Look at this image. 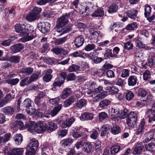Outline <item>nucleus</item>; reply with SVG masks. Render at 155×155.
Here are the masks:
<instances>
[{
  "label": "nucleus",
  "instance_id": "obj_1",
  "mask_svg": "<svg viewBox=\"0 0 155 155\" xmlns=\"http://www.w3.org/2000/svg\"><path fill=\"white\" fill-rule=\"evenodd\" d=\"M70 16V13L66 14L58 19L56 31L59 34V35L65 34L72 29L71 27L70 26H68L63 28L62 27L67 24L68 22V18Z\"/></svg>",
  "mask_w": 155,
  "mask_h": 155
},
{
  "label": "nucleus",
  "instance_id": "obj_2",
  "mask_svg": "<svg viewBox=\"0 0 155 155\" xmlns=\"http://www.w3.org/2000/svg\"><path fill=\"white\" fill-rule=\"evenodd\" d=\"M26 127L30 132L33 133L36 132L39 134L44 132L47 128L46 125L41 122L35 124L33 122L28 121L26 124Z\"/></svg>",
  "mask_w": 155,
  "mask_h": 155
},
{
  "label": "nucleus",
  "instance_id": "obj_3",
  "mask_svg": "<svg viewBox=\"0 0 155 155\" xmlns=\"http://www.w3.org/2000/svg\"><path fill=\"white\" fill-rule=\"evenodd\" d=\"M15 31L19 33L20 35L23 37L19 39L20 42H25L31 40V37L28 38L26 37L27 33L26 29V25L24 24L20 23L16 24L15 26Z\"/></svg>",
  "mask_w": 155,
  "mask_h": 155
},
{
  "label": "nucleus",
  "instance_id": "obj_4",
  "mask_svg": "<svg viewBox=\"0 0 155 155\" xmlns=\"http://www.w3.org/2000/svg\"><path fill=\"white\" fill-rule=\"evenodd\" d=\"M41 8L35 7L28 15L26 16V19L30 22L34 21L39 16V14L41 12Z\"/></svg>",
  "mask_w": 155,
  "mask_h": 155
},
{
  "label": "nucleus",
  "instance_id": "obj_5",
  "mask_svg": "<svg viewBox=\"0 0 155 155\" xmlns=\"http://www.w3.org/2000/svg\"><path fill=\"white\" fill-rule=\"evenodd\" d=\"M33 101L29 98H27L23 101L21 107L25 108L28 114H31L35 111V108L33 106Z\"/></svg>",
  "mask_w": 155,
  "mask_h": 155
},
{
  "label": "nucleus",
  "instance_id": "obj_6",
  "mask_svg": "<svg viewBox=\"0 0 155 155\" xmlns=\"http://www.w3.org/2000/svg\"><path fill=\"white\" fill-rule=\"evenodd\" d=\"M137 115L134 111L130 112L128 117L126 119V122L128 126L132 128L134 127L137 120Z\"/></svg>",
  "mask_w": 155,
  "mask_h": 155
},
{
  "label": "nucleus",
  "instance_id": "obj_7",
  "mask_svg": "<svg viewBox=\"0 0 155 155\" xmlns=\"http://www.w3.org/2000/svg\"><path fill=\"white\" fill-rule=\"evenodd\" d=\"M85 131L87 132L88 130L82 127H76L73 130V136L74 138L77 139L82 136Z\"/></svg>",
  "mask_w": 155,
  "mask_h": 155
},
{
  "label": "nucleus",
  "instance_id": "obj_8",
  "mask_svg": "<svg viewBox=\"0 0 155 155\" xmlns=\"http://www.w3.org/2000/svg\"><path fill=\"white\" fill-rule=\"evenodd\" d=\"M97 28L96 27H91L89 29V32L91 35L90 36L91 39L97 40L101 38L102 36L100 31H94Z\"/></svg>",
  "mask_w": 155,
  "mask_h": 155
},
{
  "label": "nucleus",
  "instance_id": "obj_9",
  "mask_svg": "<svg viewBox=\"0 0 155 155\" xmlns=\"http://www.w3.org/2000/svg\"><path fill=\"white\" fill-rule=\"evenodd\" d=\"M38 28L42 33L45 34L50 29V24L48 22H41L38 24Z\"/></svg>",
  "mask_w": 155,
  "mask_h": 155
},
{
  "label": "nucleus",
  "instance_id": "obj_10",
  "mask_svg": "<svg viewBox=\"0 0 155 155\" xmlns=\"http://www.w3.org/2000/svg\"><path fill=\"white\" fill-rule=\"evenodd\" d=\"M145 135L146 137L142 141L144 143H148L155 139V132L154 131L148 132L145 134Z\"/></svg>",
  "mask_w": 155,
  "mask_h": 155
},
{
  "label": "nucleus",
  "instance_id": "obj_11",
  "mask_svg": "<svg viewBox=\"0 0 155 155\" xmlns=\"http://www.w3.org/2000/svg\"><path fill=\"white\" fill-rule=\"evenodd\" d=\"M145 125V121L144 119H142L140 124L137 128L135 134L137 135L141 136L144 133V127Z\"/></svg>",
  "mask_w": 155,
  "mask_h": 155
},
{
  "label": "nucleus",
  "instance_id": "obj_12",
  "mask_svg": "<svg viewBox=\"0 0 155 155\" xmlns=\"http://www.w3.org/2000/svg\"><path fill=\"white\" fill-rule=\"evenodd\" d=\"M15 11L13 8H11L10 9L8 8H6L5 9V12L3 13V16L5 18L10 17L13 18L15 15Z\"/></svg>",
  "mask_w": 155,
  "mask_h": 155
},
{
  "label": "nucleus",
  "instance_id": "obj_13",
  "mask_svg": "<svg viewBox=\"0 0 155 155\" xmlns=\"http://www.w3.org/2000/svg\"><path fill=\"white\" fill-rule=\"evenodd\" d=\"M118 114V111L117 109L113 108H111L110 113L111 120L114 121H118L119 118Z\"/></svg>",
  "mask_w": 155,
  "mask_h": 155
},
{
  "label": "nucleus",
  "instance_id": "obj_14",
  "mask_svg": "<svg viewBox=\"0 0 155 155\" xmlns=\"http://www.w3.org/2000/svg\"><path fill=\"white\" fill-rule=\"evenodd\" d=\"M39 146V143L37 140L33 138L29 140L27 147L36 150Z\"/></svg>",
  "mask_w": 155,
  "mask_h": 155
},
{
  "label": "nucleus",
  "instance_id": "obj_15",
  "mask_svg": "<svg viewBox=\"0 0 155 155\" xmlns=\"http://www.w3.org/2000/svg\"><path fill=\"white\" fill-rule=\"evenodd\" d=\"M138 11L134 9L129 10L126 12V15L130 18L134 20L137 17Z\"/></svg>",
  "mask_w": 155,
  "mask_h": 155
},
{
  "label": "nucleus",
  "instance_id": "obj_16",
  "mask_svg": "<svg viewBox=\"0 0 155 155\" xmlns=\"http://www.w3.org/2000/svg\"><path fill=\"white\" fill-rule=\"evenodd\" d=\"M93 114L90 113L84 112L81 116L80 119L81 120H91L93 119Z\"/></svg>",
  "mask_w": 155,
  "mask_h": 155
},
{
  "label": "nucleus",
  "instance_id": "obj_17",
  "mask_svg": "<svg viewBox=\"0 0 155 155\" xmlns=\"http://www.w3.org/2000/svg\"><path fill=\"white\" fill-rule=\"evenodd\" d=\"M86 104V100L84 99H81L75 104L74 107L77 109H81L82 107H85Z\"/></svg>",
  "mask_w": 155,
  "mask_h": 155
},
{
  "label": "nucleus",
  "instance_id": "obj_18",
  "mask_svg": "<svg viewBox=\"0 0 155 155\" xmlns=\"http://www.w3.org/2000/svg\"><path fill=\"white\" fill-rule=\"evenodd\" d=\"M143 147V145L142 143H138L134 150L133 152V154L135 155L141 154Z\"/></svg>",
  "mask_w": 155,
  "mask_h": 155
},
{
  "label": "nucleus",
  "instance_id": "obj_19",
  "mask_svg": "<svg viewBox=\"0 0 155 155\" xmlns=\"http://www.w3.org/2000/svg\"><path fill=\"white\" fill-rule=\"evenodd\" d=\"M24 45L18 43L11 47V49L13 52L17 53L23 49Z\"/></svg>",
  "mask_w": 155,
  "mask_h": 155
},
{
  "label": "nucleus",
  "instance_id": "obj_20",
  "mask_svg": "<svg viewBox=\"0 0 155 155\" xmlns=\"http://www.w3.org/2000/svg\"><path fill=\"white\" fill-rule=\"evenodd\" d=\"M75 120V119L73 117L67 119L63 121L61 124V126L63 128L69 127L74 123Z\"/></svg>",
  "mask_w": 155,
  "mask_h": 155
},
{
  "label": "nucleus",
  "instance_id": "obj_21",
  "mask_svg": "<svg viewBox=\"0 0 155 155\" xmlns=\"http://www.w3.org/2000/svg\"><path fill=\"white\" fill-rule=\"evenodd\" d=\"M84 37L82 35L77 37L75 39V45L78 48L81 46L84 42Z\"/></svg>",
  "mask_w": 155,
  "mask_h": 155
},
{
  "label": "nucleus",
  "instance_id": "obj_22",
  "mask_svg": "<svg viewBox=\"0 0 155 155\" xmlns=\"http://www.w3.org/2000/svg\"><path fill=\"white\" fill-rule=\"evenodd\" d=\"M72 93V91L71 89L69 88H67L64 89L61 94L60 95L61 98L64 99Z\"/></svg>",
  "mask_w": 155,
  "mask_h": 155
},
{
  "label": "nucleus",
  "instance_id": "obj_23",
  "mask_svg": "<svg viewBox=\"0 0 155 155\" xmlns=\"http://www.w3.org/2000/svg\"><path fill=\"white\" fill-rule=\"evenodd\" d=\"M137 81V78L136 76H130L128 79V84L130 86H134L136 84Z\"/></svg>",
  "mask_w": 155,
  "mask_h": 155
},
{
  "label": "nucleus",
  "instance_id": "obj_24",
  "mask_svg": "<svg viewBox=\"0 0 155 155\" xmlns=\"http://www.w3.org/2000/svg\"><path fill=\"white\" fill-rule=\"evenodd\" d=\"M121 150V146L118 145H115L110 148V153L112 155H115Z\"/></svg>",
  "mask_w": 155,
  "mask_h": 155
},
{
  "label": "nucleus",
  "instance_id": "obj_25",
  "mask_svg": "<svg viewBox=\"0 0 155 155\" xmlns=\"http://www.w3.org/2000/svg\"><path fill=\"white\" fill-rule=\"evenodd\" d=\"M153 57H152L151 58L149 59H148L147 61L146 62L144 65H142V68H147V66H149L150 68L153 67V58H154L155 56V54L152 53Z\"/></svg>",
  "mask_w": 155,
  "mask_h": 155
},
{
  "label": "nucleus",
  "instance_id": "obj_26",
  "mask_svg": "<svg viewBox=\"0 0 155 155\" xmlns=\"http://www.w3.org/2000/svg\"><path fill=\"white\" fill-rule=\"evenodd\" d=\"M106 90L107 91V92L111 94H117L119 91L118 88L115 86L107 87Z\"/></svg>",
  "mask_w": 155,
  "mask_h": 155
},
{
  "label": "nucleus",
  "instance_id": "obj_27",
  "mask_svg": "<svg viewBox=\"0 0 155 155\" xmlns=\"http://www.w3.org/2000/svg\"><path fill=\"white\" fill-rule=\"evenodd\" d=\"M71 55L74 57H79L83 58H85L87 56L86 53L80 51H76L72 53Z\"/></svg>",
  "mask_w": 155,
  "mask_h": 155
},
{
  "label": "nucleus",
  "instance_id": "obj_28",
  "mask_svg": "<svg viewBox=\"0 0 155 155\" xmlns=\"http://www.w3.org/2000/svg\"><path fill=\"white\" fill-rule=\"evenodd\" d=\"M111 102L109 100L104 99L101 101L98 106L101 108H105L108 106L110 104Z\"/></svg>",
  "mask_w": 155,
  "mask_h": 155
},
{
  "label": "nucleus",
  "instance_id": "obj_29",
  "mask_svg": "<svg viewBox=\"0 0 155 155\" xmlns=\"http://www.w3.org/2000/svg\"><path fill=\"white\" fill-rule=\"evenodd\" d=\"M146 150L151 152L155 151V142H151L145 145Z\"/></svg>",
  "mask_w": 155,
  "mask_h": 155
},
{
  "label": "nucleus",
  "instance_id": "obj_30",
  "mask_svg": "<svg viewBox=\"0 0 155 155\" xmlns=\"http://www.w3.org/2000/svg\"><path fill=\"white\" fill-rule=\"evenodd\" d=\"M75 99L74 96H71L69 98L64 101L63 105L64 107H67L69 106L74 102Z\"/></svg>",
  "mask_w": 155,
  "mask_h": 155
},
{
  "label": "nucleus",
  "instance_id": "obj_31",
  "mask_svg": "<svg viewBox=\"0 0 155 155\" xmlns=\"http://www.w3.org/2000/svg\"><path fill=\"white\" fill-rule=\"evenodd\" d=\"M26 29L27 30V35L26 36L28 38L31 36V37L32 38L31 40L33 39L34 38V36L33 35H29V34L32 33L34 32V29L33 27L29 24H27V25L26 26Z\"/></svg>",
  "mask_w": 155,
  "mask_h": 155
},
{
  "label": "nucleus",
  "instance_id": "obj_32",
  "mask_svg": "<svg viewBox=\"0 0 155 155\" xmlns=\"http://www.w3.org/2000/svg\"><path fill=\"white\" fill-rule=\"evenodd\" d=\"M15 109L12 106L6 107L3 108V111L6 114H12L14 112Z\"/></svg>",
  "mask_w": 155,
  "mask_h": 155
},
{
  "label": "nucleus",
  "instance_id": "obj_33",
  "mask_svg": "<svg viewBox=\"0 0 155 155\" xmlns=\"http://www.w3.org/2000/svg\"><path fill=\"white\" fill-rule=\"evenodd\" d=\"M33 71V69L31 67H28L26 68H22L21 71V72L23 74L29 75L31 74Z\"/></svg>",
  "mask_w": 155,
  "mask_h": 155
},
{
  "label": "nucleus",
  "instance_id": "obj_34",
  "mask_svg": "<svg viewBox=\"0 0 155 155\" xmlns=\"http://www.w3.org/2000/svg\"><path fill=\"white\" fill-rule=\"evenodd\" d=\"M137 27V25L136 22H133L129 24L125 27V29L127 30H136Z\"/></svg>",
  "mask_w": 155,
  "mask_h": 155
},
{
  "label": "nucleus",
  "instance_id": "obj_35",
  "mask_svg": "<svg viewBox=\"0 0 155 155\" xmlns=\"http://www.w3.org/2000/svg\"><path fill=\"white\" fill-rule=\"evenodd\" d=\"M109 128V125L108 124L103 125L101 128V136L103 137L105 136L107 132L108 131Z\"/></svg>",
  "mask_w": 155,
  "mask_h": 155
},
{
  "label": "nucleus",
  "instance_id": "obj_36",
  "mask_svg": "<svg viewBox=\"0 0 155 155\" xmlns=\"http://www.w3.org/2000/svg\"><path fill=\"white\" fill-rule=\"evenodd\" d=\"M14 138L16 144H20L22 141V136L21 134H16L14 136Z\"/></svg>",
  "mask_w": 155,
  "mask_h": 155
},
{
  "label": "nucleus",
  "instance_id": "obj_37",
  "mask_svg": "<svg viewBox=\"0 0 155 155\" xmlns=\"http://www.w3.org/2000/svg\"><path fill=\"white\" fill-rule=\"evenodd\" d=\"M24 151L22 148H15L12 150V155H22Z\"/></svg>",
  "mask_w": 155,
  "mask_h": 155
},
{
  "label": "nucleus",
  "instance_id": "obj_38",
  "mask_svg": "<svg viewBox=\"0 0 155 155\" xmlns=\"http://www.w3.org/2000/svg\"><path fill=\"white\" fill-rule=\"evenodd\" d=\"M67 39V37L65 36L62 38L56 39L54 41V43L56 45H60L64 43Z\"/></svg>",
  "mask_w": 155,
  "mask_h": 155
},
{
  "label": "nucleus",
  "instance_id": "obj_39",
  "mask_svg": "<svg viewBox=\"0 0 155 155\" xmlns=\"http://www.w3.org/2000/svg\"><path fill=\"white\" fill-rule=\"evenodd\" d=\"M118 8V6L117 4H113L110 6L108 11L109 13H113L117 11Z\"/></svg>",
  "mask_w": 155,
  "mask_h": 155
},
{
  "label": "nucleus",
  "instance_id": "obj_40",
  "mask_svg": "<svg viewBox=\"0 0 155 155\" xmlns=\"http://www.w3.org/2000/svg\"><path fill=\"white\" fill-rule=\"evenodd\" d=\"M93 147V145L90 143H85L84 150V152L87 153H89L91 152Z\"/></svg>",
  "mask_w": 155,
  "mask_h": 155
},
{
  "label": "nucleus",
  "instance_id": "obj_41",
  "mask_svg": "<svg viewBox=\"0 0 155 155\" xmlns=\"http://www.w3.org/2000/svg\"><path fill=\"white\" fill-rule=\"evenodd\" d=\"M63 106L61 104L59 105L58 106L55 107L51 111V115L52 117L56 115L57 113L61 110Z\"/></svg>",
  "mask_w": 155,
  "mask_h": 155
},
{
  "label": "nucleus",
  "instance_id": "obj_42",
  "mask_svg": "<svg viewBox=\"0 0 155 155\" xmlns=\"http://www.w3.org/2000/svg\"><path fill=\"white\" fill-rule=\"evenodd\" d=\"M104 14V12L102 9L99 8L94 12L92 14L93 17H101Z\"/></svg>",
  "mask_w": 155,
  "mask_h": 155
},
{
  "label": "nucleus",
  "instance_id": "obj_43",
  "mask_svg": "<svg viewBox=\"0 0 155 155\" xmlns=\"http://www.w3.org/2000/svg\"><path fill=\"white\" fill-rule=\"evenodd\" d=\"M128 111L126 109H124L123 110H121L120 112V115H119V119H124L125 118L128 114Z\"/></svg>",
  "mask_w": 155,
  "mask_h": 155
},
{
  "label": "nucleus",
  "instance_id": "obj_44",
  "mask_svg": "<svg viewBox=\"0 0 155 155\" xmlns=\"http://www.w3.org/2000/svg\"><path fill=\"white\" fill-rule=\"evenodd\" d=\"M137 94L138 96L143 97L147 95V92L145 89L139 88L137 91Z\"/></svg>",
  "mask_w": 155,
  "mask_h": 155
},
{
  "label": "nucleus",
  "instance_id": "obj_45",
  "mask_svg": "<svg viewBox=\"0 0 155 155\" xmlns=\"http://www.w3.org/2000/svg\"><path fill=\"white\" fill-rule=\"evenodd\" d=\"M111 131L113 134L116 135L120 132V129L118 126L114 125L111 128Z\"/></svg>",
  "mask_w": 155,
  "mask_h": 155
},
{
  "label": "nucleus",
  "instance_id": "obj_46",
  "mask_svg": "<svg viewBox=\"0 0 155 155\" xmlns=\"http://www.w3.org/2000/svg\"><path fill=\"white\" fill-rule=\"evenodd\" d=\"M146 115L148 117V115L153 116L155 114V103L153 104L151 109H147L146 111Z\"/></svg>",
  "mask_w": 155,
  "mask_h": 155
},
{
  "label": "nucleus",
  "instance_id": "obj_47",
  "mask_svg": "<svg viewBox=\"0 0 155 155\" xmlns=\"http://www.w3.org/2000/svg\"><path fill=\"white\" fill-rule=\"evenodd\" d=\"M11 136V134L10 133H8L5 134L3 137H0V143L2 142H4V143L6 142L9 140Z\"/></svg>",
  "mask_w": 155,
  "mask_h": 155
},
{
  "label": "nucleus",
  "instance_id": "obj_48",
  "mask_svg": "<svg viewBox=\"0 0 155 155\" xmlns=\"http://www.w3.org/2000/svg\"><path fill=\"white\" fill-rule=\"evenodd\" d=\"M151 8L149 5H145L144 7V15L146 17L149 16L151 12Z\"/></svg>",
  "mask_w": 155,
  "mask_h": 155
},
{
  "label": "nucleus",
  "instance_id": "obj_49",
  "mask_svg": "<svg viewBox=\"0 0 155 155\" xmlns=\"http://www.w3.org/2000/svg\"><path fill=\"white\" fill-rule=\"evenodd\" d=\"M143 80L146 81L148 80L151 78V74L150 71L146 70L143 73Z\"/></svg>",
  "mask_w": 155,
  "mask_h": 155
},
{
  "label": "nucleus",
  "instance_id": "obj_50",
  "mask_svg": "<svg viewBox=\"0 0 155 155\" xmlns=\"http://www.w3.org/2000/svg\"><path fill=\"white\" fill-rule=\"evenodd\" d=\"M19 79L18 78L13 79H9L5 81V83L10 84L12 85H14L17 84L19 81Z\"/></svg>",
  "mask_w": 155,
  "mask_h": 155
},
{
  "label": "nucleus",
  "instance_id": "obj_51",
  "mask_svg": "<svg viewBox=\"0 0 155 155\" xmlns=\"http://www.w3.org/2000/svg\"><path fill=\"white\" fill-rule=\"evenodd\" d=\"M99 120L102 122L104 119L108 117L107 114L104 112H101L99 114Z\"/></svg>",
  "mask_w": 155,
  "mask_h": 155
},
{
  "label": "nucleus",
  "instance_id": "obj_52",
  "mask_svg": "<svg viewBox=\"0 0 155 155\" xmlns=\"http://www.w3.org/2000/svg\"><path fill=\"white\" fill-rule=\"evenodd\" d=\"M73 140L72 138H68L65 139L62 141V147H65L70 143L73 142Z\"/></svg>",
  "mask_w": 155,
  "mask_h": 155
},
{
  "label": "nucleus",
  "instance_id": "obj_53",
  "mask_svg": "<svg viewBox=\"0 0 155 155\" xmlns=\"http://www.w3.org/2000/svg\"><path fill=\"white\" fill-rule=\"evenodd\" d=\"M20 57L18 55L14 56L10 58V61L15 63H17L19 62Z\"/></svg>",
  "mask_w": 155,
  "mask_h": 155
},
{
  "label": "nucleus",
  "instance_id": "obj_54",
  "mask_svg": "<svg viewBox=\"0 0 155 155\" xmlns=\"http://www.w3.org/2000/svg\"><path fill=\"white\" fill-rule=\"evenodd\" d=\"M93 5L91 2H88L86 7L84 8H83L82 10H83L82 14H83L84 12H85L86 11H87V9H88L89 11H91L92 10Z\"/></svg>",
  "mask_w": 155,
  "mask_h": 155
},
{
  "label": "nucleus",
  "instance_id": "obj_55",
  "mask_svg": "<svg viewBox=\"0 0 155 155\" xmlns=\"http://www.w3.org/2000/svg\"><path fill=\"white\" fill-rule=\"evenodd\" d=\"M68 130L66 129L61 130L58 132V137L62 138L65 136L67 134Z\"/></svg>",
  "mask_w": 155,
  "mask_h": 155
},
{
  "label": "nucleus",
  "instance_id": "obj_56",
  "mask_svg": "<svg viewBox=\"0 0 155 155\" xmlns=\"http://www.w3.org/2000/svg\"><path fill=\"white\" fill-rule=\"evenodd\" d=\"M64 82L61 80L59 79L58 77L55 79L54 83H53V85L54 87H60Z\"/></svg>",
  "mask_w": 155,
  "mask_h": 155
},
{
  "label": "nucleus",
  "instance_id": "obj_57",
  "mask_svg": "<svg viewBox=\"0 0 155 155\" xmlns=\"http://www.w3.org/2000/svg\"><path fill=\"white\" fill-rule=\"evenodd\" d=\"M80 68V67L78 65L73 64L69 67L68 71L70 72L75 71L79 70Z\"/></svg>",
  "mask_w": 155,
  "mask_h": 155
},
{
  "label": "nucleus",
  "instance_id": "obj_58",
  "mask_svg": "<svg viewBox=\"0 0 155 155\" xmlns=\"http://www.w3.org/2000/svg\"><path fill=\"white\" fill-rule=\"evenodd\" d=\"M36 150H34L27 147L26 151L25 153L26 155H35V151Z\"/></svg>",
  "mask_w": 155,
  "mask_h": 155
},
{
  "label": "nucleus",
  "instance_id": "obj_59",
  "mask_svg": "<svg viewBox=\"0 0 155 155\" xmlns=\"http://www.w3.org/2000/svg\"><path fill=\"white\" fill-rule=\"evenodd\" d=\"M28 76H26L24 79L20 81V85L21 86L23 87L25 85H27L31 83V82H28Z\"/></svg>",
  "mask_w": 155,
  "mask_h": 155
},
{
  "label": "nucleus",
  "instance_id": "obj_60",
  "mask_svg": "<svg viewBox=\"0 0 155 155\" xmlns=\"http://www.w3.org/2000/svg\"><path fill=\"white\" fill-rule=\"evenodd\" d=\"M48 124L49 126V128L52 131H54L57 129V124L54 122L50 121L48 122Z\"/></svg>",
  "mask_w": 155,
  "mask_h": 155
},
{
  "label": "nucleus",
  "instance_id": "obj_61",
  "mask_svg": "<svg viewBox=\"0 0 155 155\" xmlns=\"http://www.w3.org/2000/svg\"><path fill=\"white\" fill-rule=\"evenodd\" d=\"M62 47H56L52 49L51 51L57 55L60 54Z\"/></svg>",
  "mask_w": 155,
  "mask_h": 155
},
{
  "label": "nucleus",
  "instance_id": "obj_62",
  "mask_svg": "<svg viewBox=\"0 0 155 155\" xmlns=\"http://www.w3.org/2000/svg\"><path fill=\"white\" fill-rule=\"evenodd\" d=\"M134 93L131 91H129L127 93L125 97L127 100L130 101L134 97Z\"/></svg>",
  "mask_w": 155,
  "mask_h": 155
},
{
  "label": "nucleus",
  "instance_id": "obj_63",
  "mask_svg": "<svg viewBox=\"0 0 155 155\" xmlns=\"http://www.w3.org/2000/svg\"><path fill=\"white\" fill-rule=\"evenodd\" d=\"M130 67L131 68V71L132 73L137 74H141L140 71L135 65H132Z\"/></svg>",
  "mask_w": 155,
  "mask_h": 155
},
{
  "label": "nucleus",
  "instance_id": "obj_64",
  "mask_svg": "<svg viewBox=\"0 0 155 155\" xmlns=\"http://www.w3.org/2000/svg\"><path fill=\"white\" fill-rule=\"evenodd\" d=\"M95 148L97 152H98L101 150V141L100 140H96L95 143Z\"/></svg>",
  "mask_w": 155,
  "mask_h": 155
}]
</instances>
